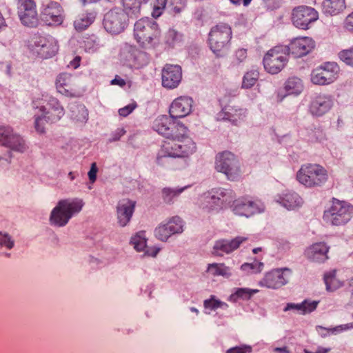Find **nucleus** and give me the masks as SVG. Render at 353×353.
<instances>
[{
	"label": "nucleus",
	"mask_w": 353,
	"mask_h": 353,
	"mask_svg": "<svg viewBox=\"0 0 353 353\" xmlns=\"http://www.w3.org/2000/svg\"><path fill=\"white\" fill-rule=\"evenodd\" d=\"M194 142L188 137L176 141H165L157 157V163L163 164L168 157H188L196 151Z\"/></svg>",
	"instance_id": "nucleus-1"
},
{
	"label": "nucleus",
	"mask_w": 353,
	"mask_h": 353,
	"mask_svg": "<svg viewBox=\"0 0 353 353\" xmlns=\"http://www.w3.org/2000/svg\"><path fill=\"white\" fill-rule=\"evenodd\" d=\"M83 206V202L78 199L59 201L51 211L49 219L50 224L57 227L66 225L74 214L81 211Z\"/></svg>",
	"instance_id": "nucleus-2"
},
{
	"label": "nucleus",
	"mask_w": 353,
	"mask_h": 353,
	"mask_svg": "<svg viewBox=\"0 0 353 353\" xmlns=\"http://www.w3.org/2000/svg\"><path fill=\"white\" fill-rule=\"evenodd\" d=\"M298 181L306 188H318L328 180L327 170L317 163H305L301 165L296 174Z\"/></svg>",
	"instance_id": "nucleus-3"
},
{
	"label": "nucleus",
	"mask_w": 353,
	"mask_h": 353,
	"mask_svg": "<svg viewBox=\"0 0 353 353\" xmlns=\"http://www.w3.org/2000/svg\"><path fill=\"white\" fill-rule=\"evenodd\" d=\"M232 37V28L228 23H219L212 28L209 33V45L216 57H222L225 54Z\"/></svg>",
	"instance_id": "nucleus-4"
},
{
	"label": "nucleus",
	"mask_w": 353,
	"mask_h": 353,
	"mask_svg": "<svg viewBox=\"0 0 353 353\" xmlns=\"http://www.w3.org/2000/svg\"><path fill=\"white\" fill-rule=\"evenodd\" d=\"M160 35L158 24L148 17L138 20L134 26V36L140 46L148 48L153 46Z\"/></svg>",
	"instance_id": "nucleus-5"
},
{
	"label": "nucleus",
	"mask_w": 353,
	"mask_h": 353,
	"mask_svg": "<svg viewBox=\"0 0 353 353\" xmlns=\"http://www.w3.org/2000/svg\"><path fill=\"white\" fill-rule=\"evenodd\" d=\"M235 196L234 192L230 189L221 188L212 189L204 196L205 203L203 204V208L208 212H219L230 205Z\"/></svg>",
	"instance_id": "nucleus-6"
},
{
	"label": "nucleus",
	"mask_w": 353,
	"mask_h": 353,
	"mask_svg": "<svg viewBox=\"0 0 353 353\" xmlns=\"http://www.w3.org/2000/svg\"><path fill=\"white\" fill-rule=\"evenodd\" d=\"M353 206L350 203L334 199L330 208L324 212L323 220L332 225L347 223L352 217Z\"/></svg>",
	"instance_id": "nucleus-7"
},
{
	"label": "nucleus",
	"mask_w": 353,
	"mask_h": 353,
	"mask_svg": "<svg viewBox=\"0 0 353 353\" xmlns=\"http://www.w3.org/2000/svg\"><path fill=\"white\" fill-rule=\"evenodd\" d=\"M215 168L218 172L223 173L230 181H236L241 175L238 159L228 151H224L216 155Z\"/></svg>",
	"instance_id": "nucleus-8"
},
{
	"label": "nucleus",
	"mask_w": 353,
	"mask_h": 353,
	"mask_svg": "<svg viewBox=\"0 0 353 353\" xmlns=\"http://www.w3.org/2000/svg\"><path fill=\"white\" fill-rule=\"evenodd\" d=\"M288 49L285 46H275L269 50L263 57L265 70L272 74L279 73L288 62Z\"/></svg>",
	"instance_id": "nucleus-9"
},
{
	"label": "nucleus",
	"mask_w": 353,
	"mask_h": 353,
	"mask_svg": "<svg viewBox=\"0 0 353 353\" xmlns=\"http://www.w3.org/2000/svg\"><path fill=\"white\" fill-rule=\"evenodd\" d=\"M129 17H134L129 11L121 8L112 9L105 16L104 28L110 33L119 34L127 27Z\"/></svg>",
	"instance_id": "nucleus-10"
},
{
	"label": "nucleus",
	"mask_w": 353,
	"mask_h": 353,
	"mask_svg": "<svg viewBox=\"0 0 353 353\" xmlns=\"http://www.w3.org/2000/svg\"><path fill=\"white\" fill-rule=\"evenodd\" d=\"M319 19L318 12L313 8L307 6L295 7L292 12L293 24L299 28L307 30L311 23Z\"/></svg>",
	"instance_id": "nucleus-11"
},
{
	"label": "nucleus",
	"mask_w": 353,
	"mask_h": 353,
	"mask_svg": "<svg viewBox=\"0 0 353 353\" xmlns=\"http://www.w3.org/2000/svg\"><path fill=\"white\" fill-rule=\"evenodd\" d=\"M339 71L336 63H325L312 71L311 80L316 85L330 84L337 79Z\"/></svg>",
	"instance_id": "nucleus-12"
},
{
	"label": "nucleus",
	"mask_w": 353,
	"mask_h": 353,
	"mask_svg": "<svg viewBox=\"0 0 353 353\" xmlns=\"http://www.w3.org/2000/svg\"><path fill=\"white\" fill-rule=\"evenodd\" d=\"M63 8L59 3L49 1L42 4L41 19L48 26H58L63 21Z\"/></svg>",
	"instance_id": "nucleus-13"
},
{
	"label": "nucleus",
	"mask_w": 353,
	"mask_h": 353,
	"mask_svg": "<svg viewBox=\"0 0 353 353\" xmlns=\"http://www.w3.org/2000/svg\"><path fill=\"white\" fill-rule=\"evenodd\" d=\"M21 23L29 28L37 27L39 23L37 6L34 0H21L18 8Z\"/></svg>",
	"instance_id": "nucleus-14"
},
{
	"label": "nucleus",
	"mask_w": 353,
	"mask_h": 353,
	"mask_svg": "<svg viewBox=\"0 0 353 353\" xmlns=\"http://www.w3.org/2000/svg\"><path fill=\"white\" fill-rule=\"evenodd\" d=\"M290 273L288 268L273 270L265 274L259 285L267 288L279 289L288 283Z\"/></svg>",
	"instance_id": "nucleus-15"
},
{
	"label": "nucleus",
	"mask_w": 353,
	"mask_h": 353,
	"mask_svg": "<svg viewBox=\"0 0 353 353\" xmlns=\"http://www.w3.org/2000/svg\"><path fill=\"white\" fill-rule=\"evenodd\" d=\"M0 145L19 152H24L28 149L24 139L14 133L9 126H0Z\"/></svg>",
	"instance_id": "nucleus-16"
},
{
	"label": "nucleus",
	"mask_w": 353,
	"mask_h": 353,
	"mask_svg": "<svg viewBox=\"0 0 353 353\" xmlns=\"http://www.w3.org/2000/svg\"><path fill=\"white\" fill-rule=\"evenodd\" d=\"M288 53L295 58H300L310 53L316 46L314 40L310 37H299L291 40L288 46H285Z\"/></svg>",
	"instance_id": "nucleus-17"
},
{
	"label": "nucleus",
	"mask_w": 353,
	"mask_h": 353,
	"mask_svg": "<svg viewBox=\"0 0 353 353\" xmlns=\"http://www.w3.org/2000/svg\"><path fill=\"white\" fill-rule=\"evenodd\" d=\"M162 85L168 89L176 88L182 79V70L179 65L165 64L161 72Z\"/></svg>",
	"instance_id": "nucleus-18"
},
{
	"label": "nucleus",
	"mask_w": 353,
	"mask_h": 353,
	"mask_svg": "<svg viewBox=\"0 0 353 353\" xmlns=\"http://www.w3.org/2000/svg\"><path fill=\"white\" fill-rule=\"evenodd\" d=\"M333 105V98L330 95L319 94L311 101L309 110L312 115L321 117L328 112Z\"/></svg>",
	"instance_id": "nucleus-19"
},
{
	"label": "nucleus",
	"mask_w": 353,
	"mask_h": 353,
	"mask_svg": "<svg viewBox=\"0 0 353 353\" xmlns=\"http://www.w3.org/2000/svg\"><path fill=\"white\" fill-rule=\"evenodd\" d=\"M193 100L187 96H181L171 103L169 113L173 118H183L190 114L192 110Z\"/></svg>",
	"instance_id": "nucleus-20"
},
{
	"label": "nucleus",
	"mask_w": 353,
	"mask_h": 353,
	"mask_svg": "<svg viewBox=\"0 0 353 353\" xmlns=\"http://www.w3.org/2000/svg\"><path fill=\"white\" fill-rule=\"evenodd\" d=\"M39 110L45 119L51 123L59 121L65 114L64 109L58 99L52 97L49 98L46 107L41 106Z\"/></svg>",
	"instance_id": "nucleus-21"
},
{
	"label": "nucleus",
	"mask_w": 353,
	"mask_h": 353,
	"mask_svg": "<svg viewBox=\"0 0 353 353\" xmlns=\"http://www.w3.org/2000/svg\"><path fill=\"white\" fill-rule=\"evenodd\" d=\"M56 88L59 93L66 97L77 96V85L74 78L70 74L61 73L56 80Z\"/></svg>",
	"instance_id": "nucleus-22"
},
{
	"label": "nucleus",
	"mask_w": 353,
	"mask_h": 353,
	"mask_svg": "<svg viewBox=\"0 0 353 353\" xmlns=\"http://www.w3.org/2000/svg\"><path fill=\"white\" fill-rule=\"evenodd\" d=\"M329 249L330 248L323 242L315 243L305 250V255L312 262L324 263L329 258Z\"/></svg>",
	"instance_id": "nucleus-23"
},
{
	"label": "nucleus",
	"mask_w": 353,
	"mask_h": 353,
	"mask_svg": "<svg viewBox=\"0 0 353 353\" xmlns=\"http://www.w3.org/2000/svg\"><path fill=\"white\" fill-rule=\"evenodd\" d=\"M247 239L246 237L237 236L232 240H219L214 245V252L219 256H222L223 254H230L239 248L240 245L247 241Z\"/></svg>",
	"instance_id": "nucleus-24"
},
{
	"label": "nucleus",
	"mask_w": 353,
	"mask_h": 353,
	"mask_svg": "<svg viewBox=\"0 0 353 353\" xmlns=\"http://www.w3.org/2000/svg\"><path fill=\"white\" fill-rule=\"evenodd\" d=\"M135 207V201L129 199L120 201L117 207L118 223L121 227L125 226L131 219Z\"/></svg>",
	"instance_id": "nucleus-25"
},
{
	"label": "nucleus",
	"mask_w": 353,
	"mask_h": 353,
	"mask_svg": "<svg viewBox=\"0 0 353 353\" xmlns=\"http://www.w3.org/2000/svg\"><path fill=\"white\" fill-rule=\"evenodd\" d=\"M277 201L288 210H295L302 206L303 199L295 192L288 191L279 196Z\"/></svg>",
	"instance_id": "nucleus-26"
},
{
	"label": "nucleus",
	"mask_w": 353,
	"mask_h": 353,
	"mask_svg": "<svg viewBox=\"0 0 353 353\" xmlns=\"http://www.w3.org/2000/svg\"><path fill=\"white\" fill-rule=\"evenodd\" d=\"M174 118L168 117L167 116H160L157 117L154 123L152 128L159 134L168 138V136L172 134L170 132L172 124L174 121Z\"/></svg>",
	"instance_id": "nucleus-27"
},
{
	"label": "nucleus",
	"mask_w": 353,
	"mask_h": 353,
	"mask_svg": "<svg viewBox=\"0 0 353 353\" xmlns=\"http://www.w3.org/2000/svg\"><path fill=\"white\" fill-rule=\"evenodd\" d=\"M319 303V301H310L307 300H305L301 303H287L283 310L287 312L291 310H295L299 312L301 314H305L314 311L316 309Z\"/></svg>",
	"instance_id": "nucleus-28"
},
{
	"label": "nucleus",
	"mask_w": 353,
	"mask_h": 353,
	"mask_svg": "<svg viewBox=\"0 0 353 353\" xmlns=\"http://www.w3.org/2000/svg\"><path fill=\"white\" fill-rule=\"evenodd\" d=\"M345 8V0H324L322 3L323 11L330 15L337 14Z\"/></svg>",
	"instance_id": "nucleus-29"
},
{
	"label": "nucleus",
	"mask_w": 353,
	"mask_h": 353,
	"mask_svg": "<svg viewBox=\"0 0 353 353\" xmlns=\"http://www.w3.org/2000/svg\"><path fill=\"white\" fill-rule=\"evenodd\" d=\"M178 118H174V121L170 129V132L172 134L168 136L167 139H171L170 141H176L184 137H188V128L181 122L177 120Z\"/></svg>",
	"instance_id": "nucleus-30"
},
{
	"label": "nucleus",
	"mask_w": 353,
	"mask_h": 353,
	"mask_svg": "<svg viewBox=\"0 0 353 353\" xmlns=\"http://www.w3.org/2000/svg\"><path fill=\"white\" fill-rule=\"evenodd\" d=\"M71 118L81 123H85L88 118V112L85 106L83 104L72 103L70 108Z\"/></svg>",
	"instance_id": "nucleus-31"
},
{
	"label": "nucleus",
	"mask_w": 353,
	"mask_h": 353,
	"mask_svg": "<svg viewBox=\"0 0 353 353\" xmlns=\"http://www.w3.org/2000/svg\"><path fill=\"white\" fill-rule=\"evenodd\" d=\"M302 81L298 77H290L285 83V90L288 94L298 95L303 90Z\"/></svg>",
	"instance_id": "nucleus-32"
},
{
	"label": "nucleus",
	"mask_w": 353,
	"mask_h": 353,
	"mask_svg": "<svg viewBox=\"0 0 353 353\" xmlns=\"http://www.w3.org/2000/svg\"><path fill=\"white\" fill-rule=\"evenodd\" d=\"M208 272L214 276H221L224 278H229L232 275L230 268L224 263L209 264Z\"/></svg>",
	"instance_id": "nucleus-33"
},
{
	"label": "nucleus",
	"mask_w": 353,
	"mask_h": 353,
	"mask_svg": "<svg viewBox=\"0 0 353 353\" xmlns=\"http://www.w3.org/2000/svg\"><path fill=\"white\" fill-rule=\"evenodd\" d=\"M58 47L54 41L48 39L41 48H37V53L43 59H48L55 55Z\"/></svg>",
	"instance_id": "nucleus-34"
},
{
	"label": "nucleus",
	"mask_w": 353,
	"mask_h": 353,
	"mask_svg": "<svg viewBox=\"0 0 353 353\" xmlns=\"http://www.w3.org/2000/svg\"><path fill=\"white\" fill-rule=\"evenodd\" d=\"M247 204L248 198L241 197L238 199L233 201L232 205H231L232 210L235 214L239 216H245L247 217Z\"/></svg>",
	"instance_id": "nucleus-35"
},
{
	"label": "nucleus",
	"mask_w": 353,
	"mask_h": 353,
	"mask_svg": "<svg viewBox=\"0 0 353 353\" xmlns=\"http://www.w3.org/2000/svg\"><path fill=\"white\" fill-rule=\"evenodd\" d=\"M94 17L92 14H81L74 21V27L78 31H82L87 28L94 21Z\"/></svg>",
	"instance_id": "nucleus-36"
},
{
	"label": "nucleus",
	"mask_w": 353,
	"mask_h": 353,
	"mask_svg": "<svg viewBox=\"0 0 353 353\" xmlns=\"http://www.w3.org/2000/svg\"><path fill=\"white\" fill-rule=\"evenodd\" d=\"M259 77V72L256 70H251L247 72L243 78L242 88H250L257 82Z\"/></svg>",
	"instance_id": "nucleus-37"
},
{
	"label": "nucleus",
	"mask_w": 353,
	"mask_h": 353,
	"mask_svg": "<svg viewBox=\"0 0 353 353\" xmlns=\"http://www.w3.org/2000/svg\"><path fill=\"white\" fill-rule=\"evenodd\" d=\"M14 245V241L12 236L6 233L0 232V254H5L6 256L10 257V254L1 252L3 249L11 250Z\"/></svg>",
	"instance_id": "nucleus-38"
},
{
	"label": "nucleus",
	"mask_w": 353,
	"mask_h": 353,
	"mask_svg": "<svg viewBox=\"0 0 353 353\" xmlns=\"http://www.w3.org/2000/svg\"><path fill=\"white\" fill-rule=\"evenodd\" d=\"M247 217L264 211V205L260 200H252L248 198Z\"/></svg>",
	"instance_id": "nucleus-39"
},
{
	"label": "nucleus",
	"mask_w": 353,
	"mask_h": 353,
	"mask_svg": "<svg viewBox=\"0 0 353 353\" xmlns=\"http://www.w3.org/2000/svg\"><path fill=\"white\" fill-rule=\"evenodd\" d=\"M123 2L125 10L130 12L134 17L140 14L142 0H123Z\"/></svg>",
	"instance_id": "nucleus-40"
},
{
	"label": "nucleus",
	"mask_w": 353,
	"mask_h": 353,
	"mask_svg": "<svg viewBox=\"0 0 353 353\" xmlns=\"http://www.w3.org/2000/svg\"><path fill=\"white\" fill-rule=\"evenodd\" d=\"M130 243L133 245L134 248L138 251H143L146 247V238L145 232L141 231L137 232L131 238Z\"/></svg>",
	"instance_id": "nucleus-41"
},
{
	"label": "nucleus",
	"mask_w": 353,
	"mask_h": 353,
	"mask_svg": "<svg viewBox=\"0 0 353 353\" xmlns=\"http://www.w3.org/2000/svg\"><path fill=\"white\" fill-rule=\"evenodd\" d=\"M263 263L254 261L252 263H245L242 264L241 269L247 274H258L263 270Z\"/></svg>",
	"instance_id": "nucleus-42"
},
{
	"label": "nucleus",
	"mask_w": 353,
	"mask_h": 353,
	"mask_svg": "<svg viewBox=\"0 0 353 353\" xmlns=\"http://www.w3.org/2000/svg\"><path fill=\"white\" fill-rule=\"evenodd\" d=\"M189 185L184 186L179 189H171L169 188H165L162 190V196L163 201L167 203H170L173 201V199L179 195Z\"/></svg>",
	"instance_id": "nucleus-43"
},
{
	"label": "nucleus",
	"mask_w": 353,
	"mask_h": 353,
	"mask_svg": "<svg viewBox=\"0 0 353 353\" xmlns=\"http://www.w3.org/2000/svg\"><path fill=\"white\" fill-rule=\"evenodd\" d=\"M205 308L211 310H216L218 308L228 309V305L215 298V296L212 295L209 299L205 300L203 302Z\"/></svg>",
	"instance_id": "nucleus-44"
},
{
	"label": "nucleus",
	"mask_w": 353,
	"mask_h": 353,
	"mask_svg": "<svg viewBox=\"0 0 353 353\" xmlns=\"http://www.w3.org/2000/svg\"><path fill=\"white\" fill-rule=\"evenodd\" d=\"M167 225L169 228V231L172 233V234L181 233L183 230V221L179 216H177L170 219L168 221Z\"/></svg>",
	"instance_id": "nucleus-45"
},
{
	"label": "nucleus",
	"mask_w": 353,
	"mask_h": 353,
	"mask_svg": "<svg viewBox=\"0 0 353 353\" xmlns=\"http://www.w3.org/2000/svg\"><path fill=\"white\" fill-rule=\"evenodd\" d=\"M324 281L327 291H334L339 286V283L336 279V271L333 270L324 275Z\"/></svg>",
	"instance_id": "nucleus-46"
},
{
	"label": "nucleus",
	"mask_w": 353,
	"mask_h": 353,
	"mask_svg": "<svg viewBox=\"0 0 353 353\" xmlns=\"http://www.w3.org/2000/svg\"><path fill=\"white\" fill-rule=\"evenodd\" d=\"M154 234L156 237L162 241H166L172 235L169 231L167 223L157 227L154 230Z\"/></svg>",
	"instance_id": "nucleus-47"
},
{
	"label": "nucleus",
	"mask_w": 353,
	"mask_h": 353,
	"mask_svg": "<svg viewBox=\"0 0 353 353\" xmlns=\"http://www.w3.org/2000/svg\"><path fill=\"white\" fill-rule=\"evenodd\" d=\"M259 292V290H251L249 288H238L235 293L232 296H236L237 298H241L245 300L250 299L252 296Z\"/></svg>",
	"instance_id": "nucleus-48"
},
{
	"label": "nucleus",
	"mask_w": 353,
	"mask_h": 353,
	"mask_svg": "<svg viewBox=\"0 0 353 353\" xmlns=\"http://www.w3.org/2000/svg\"><path fill=\"white\" fill-rule=\"evenodd\" d=\"M181 35L175 30L170 29L165 35V41L168 44L173 46L176 43L181 40Z\"/></svg>",
	"instance_id": "nucleus-49"
},
{
	"label": "nucleus",
	"mask_w": 353,
	"mask_h": 353,
	"mask_svg": "<svg viewBox=\"0 0 353 353\" xmlns=\"http://www.w3.org/2000/svg\"><path fill=\"white\" fill-rule=\"evenodd\" d=\"M339 57L340 59L347 65L353 66V47L341 51L339 54Z\"/></svg>",
	"instance_id": "nucleus-50"
},
{
	"label": "nucleus",
	"mask_w": 353,
	"mask_h": 353,
	"mask_svg": "<svg viewBox=\"0 0 353 353\" xmlns=\"http://www.w3.org/2000/svg\"><path fill=\"white\" fill-rule=\"evenodd\" d=\"M163 5H168L175 12H179L185 4V0H163Z\"/></svg>",
	"instance_id": "nucleus-51"
},
{
	"label": "nucleus",
	"mask_w": 353,
	"mask_h": 353,
	"mask_svg": "<svg viewBox=\"0 0 353 353\" xmlns=\"http://www.w3.org/2000/svg\"><path fill=\"white\" fill-rule=\"evenodd\" d=\"M48 39L42 36H34L31 41L32 50L37 52V48H41Z\"/></svg>",
	"instance_id": "nucleus-52"
},
{
	"label": "nucleus",
	"mask_w": 353,
	"mask_h": 353,
	"mask_svg": "<svg viewBox=\"0 0 353 353\" xmlns=\"http://www.w3.org/2000/svg\"><path fill=\"white\" fill-rule=\"evenodd\" d=\"M247 58V50L245 48H239L235 51L233 63L239 64L243 62Z\"/></svg>",
	"instance_id": "nucleus-53"
},
{
	"label": "nucleus",
	"mask_w": 353,
	"mask_h": 353,
	"mask_svg": "<svg viewBox=\"0 0 353 353\" xmlns=\"http://www.w3.org/2000/svg\"><path fill=\"white\" fill-rule=\"evenodd\" d=\"M252 347L247 345H242L229 348L226 353H250L252 352Z\"/></svg>",
	"instance_id": "nucleus-54"
},
{
	"label": "nucleus",
	"mask_w": 353,
	"mask_h": 353,
	"mask_svg": "<svg viewBox=\"0 0 353 353\" xmlns=\"http://www.w3.org/2000/svg\"><path fill=\"white\" fill-rule=\"evenodd\" d=\"M137 107V104L135 103L129 104L123 108H121L119 110V114L121 117H127Z\"/></svg>",
	"instance_id": "nucleus-55"
},
{
	"label": "nucleus",
	"mask_w": 353,
	"mask_h": 353,
	"mask_svg": "<svg viewBox=\"0 0 353 353\" xmlns=\"http://www.w3.org/2000/svg\"><path fill=\"white\" fill-rule=\"evenodd\" d=\"M45 118L43 117H37L35 118L34 121V128L37 132L40 134H43L45 132L44 123L43 119Z\"/></svg>",
	"instance_id": "nucleus-56"
},
{
	"label": "nucleus",
	"mask_w": 353,
	"mask_h": 353,
	"mask_svg": "<svg viewBox=\"0 0 353 353\" xmlns=\"http://www.w3.org/2000/svg\"><path fill=\"white\" fill-rule=\"evenodd\" d=\"M97 171L98 169L96 163H92L91 164L90 170L88 172V177L92 183H94L96 181Z\"/></svg>",
	"instance_id": "nucleus-57"
},
{
	"label": "nucleus",
	"mask_w": 353,
	"mask_h": 353,
	"mask_svg": "<svg viewBox=\"0 0 353 353\" xmlns=\"http://www.w3.org/2000/svg\"><path fill=\"white\" fill-rule=\"evenodd\" d=\"M344 27L349 31H353V12L346 17Z\"/></svg>",
	"instance_id": "nucleus-58"
},
{
	"label": "nucleus",
	"mask_w": 353,
	"mask_h": 353,
	"mask_svg": "<svg viewBox=\"0 0 353 353\" xmlns=\"http://www.w3.org/2000/svg\"><path fill=\"white\" fill-rule=\"evenodd\" d=\"M165 5H163V1L162 0L161 6H154V10L152 12V15L154 18L159 17L162 14V10L165 8Z\"/></svg>",
	"instance_id": "nucleus-59"
},
{
	"label": "nucleus",
	"mask_w": 353,
	"mask_h": 353,
	"mask_svg": "<svg viewBox=\"0 0 353 353\" xmlns=\"http://www.w3.org/2000/svg\"><path fill=\"white\" fill-rule=\"evenodd\" d=\"M125 133V130L123 128L117 129L115 133L113 134V137L110 139V141H116L119 140L121 137H122Z\"/></svg>",
	"instance_id": "nucleus-60"
},
{
	"label": "nucleus",
	"mask_w": 353,
	"mask_h": 353,
	"mask_svg": "<svg viewBox=\"0 0 353 353\" xmlns=\"http://www.w3.org/2000/svg\"><path fill=\"white\" fill-rule=\"evenodd\" d=\"M81 58L80 56H76L70 62V66L74 69H77L80 65Z\"/></svg>",
	"instance_id": "nucleus-61"
},
{
	"label": "nucleus",
	"mask_w": 353,
	"mask_h": 353,
	"mask_svg": "<svg viewBox=\"0 0 353 353\" xmlns=\"http://www.w3.org/2000/svg\"><path fill=\"white\" fill-rule=\"evenodd\" d=\"M230 1L236 6H240L241 4H243L244 6H248L252 0H230Z\"/></svg>",
	"instance_id": "nucleus-62"
},
{
	"label": "nucleus",
	"mask_w": 353,
	"mask_h": 353,
	"mask_svg": "<svg viewBox=\"0 0 353 353\" xmlns=\"http://www.w3.org/2000/svg\"><path fill=\"white\" fill-rule=\"evenodd\" d=\"M111 84L112 85H119L120 86H123L125 85V81L121 78H115L111 81Z\"/></svg>",
	"instance_id": "nucleus-63"
},
{
	"label": "nucleus",
	"mask_w": 353,
	"mask_h": 353,
	"mask_svg": "<svg viewBox=\"0 0 353 353\" xmlns=\"http://www.w3.org/2000/svg\"><path fill=\"white\" fill-rule=\"evenodd\" d=\"M274 351L275 352L278 353H290L287 347H275L274 349Z\"/></svg>",
	"instance_id": "nucleus-64"
}]
</instances>
